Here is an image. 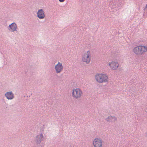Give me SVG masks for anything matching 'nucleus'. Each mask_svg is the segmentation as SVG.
<instances>
[{"instance_id": "nucleus-3", "label": "nucleus", "mask_w": 147, "mask_h": 147, "mask_svg": "<svg viewBox=\"0 0 147 147\" xmlns=\"http://www.w3.org/2000/svg\"><path fill=\"white\" fill-rule=\"evenodd\" d=\"M82 94V91L80 88H74L72 90V96L75 98L78 99L80 98Z\"/></svg>"}, {"instance_id": "nucleus-12", "label": "nucleus", "mask_w": 147, "mask_h": 147, "mask_svg": "<svg viewBox=\"0 0 147 147\" xmlns=\"http://www.w3.org/2000/svg\"><path fill=\"white\" fill-rule=\"evenodd\" d=\"M5 96L8 99H11L14 97L13 94L11 92H7L5 94Z\"/></svg>"}, {"instance_id": "nucleus-7", "label": "nucleus", "mask_w": 147, "mask_h": 147, "mask_svg": "<svg viewBox=\"0 0 147 147\" xmlns=\"http://www.w3.org/2000/svg\"><path fill=\"white\" fill-rule=\"evenodd\" d=\"M140 45L134 47L133 50L134 53L137 55H141Z\"/></svg>"}, {"instance_id": "nucleus-14", "label": "nucleus", "mask_w": 147, "mask_h": 147, "mask_svg": "<svg viewBox=\"0 0 147 147\" xmlns=\"http://www.w3.org/2000/svg\"><path fill=\"white\" fill-rule=\"evenodd\" d=\"M59 0L60 2H63V1H65V0Z\"/></svg>"}, {"instance_id": "nucleus-9", "label": "nucleus", "mask_w": 147, "mask_h": 147, "mask_svg": "<svg viewBox=\"0 0 147 147\" xmlns=\"http://www.w3.org/2000/svg\"><path fill=\"white\" fill-rule=\"evenodd\" d=\"M37 14L38 17L40 19H43L45 17L44 12L42 9H39Z\"/></svg>"}, {"instance_id": "nucleus-10", "label": "nucleus", "mask_w": 147, "mask_h": 147, "mask_svg": "<svg viewBox=\"0 0 147 147\" xmlns=\"http://www.w3.org/2000/svg\"><path fill=\"white\" fill-rule=\"evenodd\" d=\"M106 120L107 121L114 123L117 121V119L115 117L109 116L106 119Z\"/></svg>"}, {"instance_id": "nucleus-2", "label": "nucleus", "mask_w": 147, "mask_h": 147, "mask_svg": "<svg viewBox=\"0 0 147 147\" xmlns=\"http://www.w3.org/2000/svg\"><path fill=\"white\" fill-rule=\"evenodd\" d=\"M91 59V52L90 51L86 52L82 55V61L86 64H88L90 63Z\"/></svg>"}, {"instance_id": "nucleus-8", "label": "nucleus", "mask_w": 147, "mask_h": 147, "mask_svg": "<svg viewBox=\"0 0 147 147\" xmlns=\"http://www.w3.org/2000/svg\"><path fill=\"white\" fill-rule=\"evenodd\" d=\"M17 28L16 24L15 22H13L9 25L8 29L10 31L13 32L16 31Z\"/></svg>"}, {"instance_id": "nucleus-11", "label": "nucleus", "mask_w": 147, "mask_h": 147, "mask_svg": "<svg viewBox=\"0 0 147 147\" xmlns=\"http://www.w3.org/2000/svg\"><path fill=\"white\" fill-rule=\"evenodd\" d=\"M141 55L147 52V47L146 46L140 45Z\"/></svg>"}, {"instance_id": "nucleus-5", "label": "nucleus", "mask_w": 147, "mask_h": 147, "mask_svg": "<svg viewBox=\"0 0 147 147\" xmlns=\"http://www.w3.org/2000/svg\"><path fill=\"white\" fill-rule=\"evenodd\" d=\"M119 63L116 61H112L109 63V65L111 69L113 70H116L119 67Z\"/></svg>"}, {"instance_id": "nucleus-13", "label": "nucleus", "mask_w": 147, "mask_h": 147, "mask_svg": "<svg viewBox=\"0 0 147 147\" xmlns=\"http://www.w3.org/2000/svg\"><path fill=\"white\" fill-rule=\"evenodd\" d=\"M43 136L42 134L38 135L36 137V141L38 143H40L43 139Z\"/></svg>"}, {"instance_id": "nucleus-6", "label": "nucleus", "mask_w": 147, "mask_h": 147, "mask_svg": "<svg viewBox=\"0 0 147 147\" xmlns=\"http://www.w3.org/2000/svg\"><path fill=\"white\" fill-rule=\"evenodd\" d=\"M55 69L57 73H60L63 69V67L62 63L58 62V63L55 65Z\"/></svg>"}, {"instance_id": "nucleus-4", "label": "nucleus", "mask_w": 147, "mask_h": 147, "mask_svg": "<svg viewBox=\"0 0 147 147\" xmlns=\"http://www.w3.org/2000/svg\"><path fill=\"white\" fill-rule=\"evenodd\" d=\"M92 145L94 147H102V141L100 138H96L92 141Z\"/></svg>"}, {"instance_id": "nucleus-1", "label": "nucleus", "mask_w": 147, "mask_h": 147, "mask_svg": "<svg viewBox=\"0 0 147 147\" xmlns=\"http://www.w3.org/2000/svg\"><path fill=\"white\" fill-rule=\"evenodd\" d=\"M95 79L96 81L99 83H107L109 81L107 76L102 73L96 74L95 76Z\"/></svg>"}, {"instance_id": "nucleus-15", "label": "nucleus", "mask_w": 147, "mask_h": 147, "mask_svg": "<svg viewBox=\"0 0 147 147\" xmlns=\"http://www.w3.org/2000/svg\"><path fill=\"white\" fill-rule=\"evenodd\" d=\"M145 135L147 137V131L145 133Z\"/></svg>"}]
</instances>
